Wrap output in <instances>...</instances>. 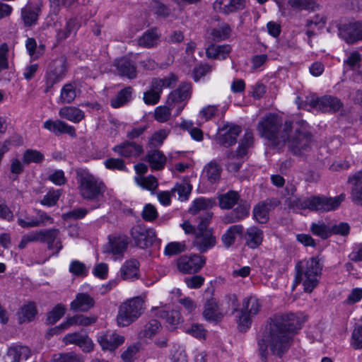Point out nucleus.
Instances as JSON below:
<instances>
[{
  "mask_svg": "<svg viewBox=\"0 0 362 362\" xmlns=\"http://www.w3.org/2000/svg\"><path fill=\"white\" fill-rule=\"evenodd\" d=\"M305 319L302 314L276 315L266 326L258 340L261 359L267 362L269 352L281 358L289 349L293 334L302 327Z\"/></svg>",
  "mask_w": 362,
  "mask_h": 362,
  "instance_id": "nucleus-1",
  "label": "nucleus"
},
{
  "mask_svg": "<svg viewBox=\"0 0 362 362\" xmlns=\"http://www.w3.org/2000/svg\"><path fill=\"white\" fill-rule=\"evenodd\" d=\"M80 27L79 21L76 18H70L63 30H59L57 35L59 39H66L71 33H76L78 28Z\"/></svg>",
  "mask_w": 362,
  "mask_h": 362,
  "instance_id": "nucleus-53",
  "label": "nucleus"
},
{
  "mask_svg": "<svg viewBox=\"0 0 362 362\" xmlns=\"http://www.w3.org/2000/svg\"><path fill=\"white\" fill-rule=\"evenodd\" d=\"M132 88L126 87L120 90L117 95L110 100V105L114 108H118L131 100Z\"/></svg>",
  "mask_w": 362,
  "mask_h": 362,
  "instance_id": "nucleus-49",
  "label": "nucleus"
},
{
  "mask_svg": "<svg viewBox=\"0 0 362 362\" xmlns=\"http://www.w3.org/2000/svg\"><path fill=\"white\" fill-rule=\"evenodd\" d=\"M40 8L38 5L28 3L21 9V18L25 25L31 26L36 23Z\"/></svg>",
  "mask_w": 362,
  "mask_h": 362,
  "instance_id": "nucleus-31",
  "label": "nucleus"
},
{
  "mask_svg": "<svg viewBox=\"0 0 362 362\" xmlns=\"http://www.w3.org/2000/svg\"><path fill=\"white\" fill-rule=\"evenodd\" d=\"M7 355L11 362H23L30 356L31 351L26 346L15 345L8 348Z\"/></svg>",
  "mask_w": 362,
  "mask_h": 362,
  "instance_id": "nucleus-33",
  "label": "nucleus"
},
{
  "mask_svg": "<svg viewBox=\"0 0 362 362\" xmlns=\"http://www.w3.org/2000/svg\"><path fill=\"white\" fill-rule=\"evenodd\" d=\"M281 145L287 143L291 151L297 156L303 155L310 148L312 134L308 126L305 122L301 121L292 127L291 122H286L283 127L281 136Z\"/></svg>",
  "mask_w": 362,
  "mask_h": 362,
  "instance_id": "nucleus-2",
  "label": "nucleus"
},
{
  "mask_svg": "<svg viewBox=\"0 0 362 362\" xmlns=\"http://www.w3.org/2000/svg\"><path fill=\"white\" fill-rule=\"evenodd\" d=\"M269 205L267 202L257 204L253 209V216L260 223H265L269 220Z\"/></svg>",
  "mask_w": 362,
  "mask_h": 362,
  "instance_id": "nucleus-48",
  "label": "nucleus"
},
{
  "mask_svg": "<svg viewBox=\"0 0 362 362\" xmlns=\"http://www.w3.org/2000/svg\"><path fill=\"white\" fill-rule=\"evenodd\" d=\"M112 151L124 158L137 157L143 151V146L134 141H124L112 148Z\"/></svg>",
  "mask_w": 362,
  "mask_h": 362,
  "instance_id": "nucleus-21",
  "label": "nucleus"
},
{
  "mask_svg": "<svg viewBox=\"0 0 362 362\" xmlns=\"http://www.w3.org/2000/svg\"><path fill=\"white\" fill-rule=\"evenodd\" d=\"M222 168L215 160H212L207 163L203 170V175L211 183L217 182L221 178Z\"/></svg>",
  "mask_w": 362,
  "mask_h": 362,
  "instance_id": "nucleus-38",
  "label": "nucleus"
},
{
  "mask_svg": "<svg viewBox=\"0 0 362 362\" xmlns=\"http://www.w3.org/2000/svg\"><path fill=\"white\" fill-rule=\"evenodd\" d=\"M231 32V28L229 25L225 23L218 28L211 29L210 36L214 41L218 42L228 38L230 36Z\"/></svg>",
  "mask_w": 362,
  "mask_h": 362,
  "instance_id": "nucleus-50",
  "label": "nucleus"
},
{
  "mask_svg": "<svg viewBox=\"0 0 362 362\" xmlns=\"http://www.w3.org/2000/svg\"><path fill=\"white\" fill-rule=\"evenodd\" d=\"M345 198L346 195L344 194H341L335 197L313 196L298 199L295 203L299 209H308L311 211L325 212L337 209Z\"/></svg>",
  "mask_w": 362,
  "mask_h": 362,
  "instance_id": "nucleus-6",
  "label": "nucleus"
},
{
  "mask_svg": "<svg viewBox=\"0 0 362 362\" xmlns=\"http://www.w3.org/2000/svg\"><path fill=\"white\" fill-rule=\"evenodd\" d=\"M203 316L206 320L209 322L220 321L223 315L219 311L217 303L213 298L209 299L204 305Z\"/></svg>",
  "mask_w": 362,
  "mask_h": 362,
  "instance_id": "nucleus-34",
  "label": "nucleus"
},
{
  "mask_svg": "<svg viewBox=\"0 0 362 362\" xmlns=\"http://www.w3.org/2000/svg\"><path fill=\"white\" fill-rule=\"evenodd\" d=\"M127 238L125 236L117 237L110 241V252L113 255H122L127 249Z\"/></svg>",
  "mask_w": 362,
  "mask_h": 362,
  "instance_id": "nucleus-52",
  "label": "nucleus"
},
{
  "mask_svg": "<svg viewBox=\"0 0 362 362\" xmlns=\"http://www.w3.org/2000/svg\"><path fill=\"white\" fill-rule=\"evenodd\" d=\"M192 86L189 83H182L180 86L172 91L167 98L165 104L173 109L177 107L175 115L177 116L183 110L185 100L189 98Z\"/></svg>",
  "mask_w": 362,
  "mask_h": 362,
  "instance_id": "nucleus-10",
  "label": "nucleus"
},
{
  "mask_svg": "<svg viewBox=\"0 0 362 362\" xmlns=\"http://www.w3.org/2000/svg\"><path fill=\"white\" fill-rule=\"evenodd\" d=\"M161 329V325L157 320L152 319L148 321L138 333L140 339H151Z\"/></svg>",
  "mask_w": 362,
  "mask_h": 362,
  "instance_id": "nucleus-35",
  "label": "nucleus"
},
{
  "mask_svg": "<svg viewBox=\"0 0 362 362\" xmlns=\"http://www.w3.org/2000/svg\"><path fill=\"white\" fill-rule=\"evenodd\" d=\"M130 235L135 245L141 249L151 246L156 238L155 231L142 224L134 226L130 230Z\"/></svg>",
  "mask_w": 362,
  "mask_h": 362,
  "instance_id": "nucleus-13",
  "label": "nucleus"
},
{
  "mask_svg": "<svg viewBox=\"0 0 362 362\" xmlns=\"http://www.w3.org/2000/svg\"><path fill=\"white\" fill-rule=\"evenodd\" d=\"M242 132L240 126L227 122L218 129L216 136V141L225 147L234 145L237 138Z\"/></svg>",
  "mask_w": 362,
  "mask_h": 362,
  "instance_id": "nucleus-14",
  "label": "nucleus"
},
{
  "mask_svg": "<svg viewBox=\"0 0 362 362\" xmlns=\"http://www.w3.org/2000/svg\"><path fill=\"white\" fill-rule=\"evenodd\" d=\"M231 48L228 45H211L206 50L208 58L225 59L228 56Z\"/></svg>",
  "mask_w": 362,
  "mask_h": 362,
  "instance_id": "nucleus-37",
  "label": "nucleus"
},
{
  "mask_svg": "<svg viewBox=\"0 0 362 362\" xmlns=\"http://www.w3.org/2000/svg\"><path fill=\"white\" fill-rule=\"evenodd\" d=\"M350 185V198L358 206H362V170L351 174L347 180Z\"/></svg>",
  "mask_w": 362,
  "mask_h": 362,
  "instance_id": "nucleus-17",
  "label": "nucleus"
},
{
  "mask_svg": "<svg viewBox=\"0 0 362 362\" xmlns=\"http://www.w3.org/2000/svg\"><path fill=\"white\" fill-rule=\"evenodd\" d=\"M192 187L187 182L177 183L175 187L172 189V193L173 195L175 193L178 195V199L180 201H185L188 199V197L191 193Z\"/></svg>",
  "mask_w": 362,
  "mask_h": 362,
  "instance_id": "nucleus-56",
  "label": "nucleus"
},
{
  "mask_svg": "<svg viewBox=\"0 0 362 362\" xmlns=\"http://www.w3.org/2000/svg\"><path fill=\"white\" fill-rule=\"evenodd\" d=\"M66 67L65 61L59 59L54 61L49 66L45 76V92H49L54 84L61 81L66 75Z\"/></svg>",
  "mask_w": 362,
  "mask_h": 362,
  "instance_id": "nucleus-11",
  "label": "nucleus"
},
{
  "mask_svg": "<svg viewBox=\"0 0 362 362\" xmlns=\"http://www.w3.org/2000/svg\"><path fill=\"white\" fill-rule=\"evenodd\" d=\"M26 49L32 59H37L41 57L45 51V46L43 44L37 45L36 40L29 37L25 41Z\"/></svg>",
  "mask_w": 362,
  "mask_h": 362,
  "instance_id": "nucleus-45",
  "label": "nucleus"
},
{
  "mask_svg": "<svg viewBox=\"0 0 362 362\" xmlns=\"http://www.w3.org/2000/svg\"><path fill=\"white\" fill-rule=\"evenodd\" d=\"M95 305L93 298L87 293H78L71 303L70 308L74 312H87Z\"/></svg>",
  "mask_w": 362,
  "mask_h": 362,
  "instance_id": "nucleus-25",
  "label": "nucleus"
},
{
  "mask_svg": "<svg viewBox=\"0 0 362 362\" xmlns=\"http://www.w3.org/2000/svg\"><path fill=\"white\" fill-rule=\"evenodd\" d=\"M246 0H216L213 4L214 10L224 15H229L243 10Z\"/></svg>",
  "mask_w": 362,
  "mask_h": 362,
  "instance_id": "nucleus-18",
  "label": "nucleus"
},
{
  "mask_svg": "<svg viewBox=\"0 0 362 362\" xmlns=\"http://www.w3.org/2000/svg\"><path fill=\"white\" fill-rule=\"evenodd\" d=\"M65 344H76L83 349L89 352L93 348L92 340L83 332H74L66 334L63 338Z\"/></svg>",
  "mask_w": 362,
  "mask_h": 362,
  "instance_id": "nucleus-20",
  "label": "nucleus"
},
{
  "mask_svg": "<svg viewBox=\"0 0 362 362\" xmlns=\"http://www.w3.org/2000/svg\"><path fill=\"white\" fill-rule=\"evenodd\" d=\"M43 127L45 129L52 132L55 135L67 134L72 137L76 136L75 128L59 119H48L44 122Z\"/></svg>",
  "mask_w": 362,
  "mask_h": 362,
  "instance_id": "nucleus-22",
  "label": "nucleus"
},
{
  "mask_svg": "<svg viewBox=\"0 0 362 362\" xmlns=\"http://www.w3.org/2000/svg\"><path fill=\"white\" fill-rule=\"evenodd\" d=\"M243 230L244 228L242 225H233L229 227L221 237V240L223 245L226 247L232 245L235 243L236 235H242Z\"/></svg>",
  "mask_w": 362,
  "mask_h": 362,
  "instance_id": "nucleus-44",
  "label": "nucleus"
},
{
  "mask_svg": "<svg viewBox=\"0 0 362 362\" xmlns=\"http://www.w3.org/2000/svg\"><path fill=\"white\" fill-rule=\"evenodd\" d=\"M37 311L36 305L33 302H29L21 307L18 313V320L20 323L28 322L32 321Z\"/></svg>",
  "mask_w": 362,
  "mask_h": 362,
  "instance_id": "nucleus-41",
  "label": "nucleus"
},
{
  "mask_svg": "<svg viewBox=\"0 0 362 362\" xmlns=\"http://www.w3.org/2000/svg\"><path fill=\"white\" fill-rule=\"evenodd\" d=\"M205 262V257L199 255H182L177 259L176 265L182 274H194L201 270Z\"/></svg>",
  "mask_w": 362,
  "mask_h": 362,
  "instance_id": "nucleus-12",
  "label": "nucleus"
},
{
  "mask_svg": "<svg viewBox=\"0 0 362 362\" xmlns=\"http://www.w3.org/2000/svg\"><path fill=\"white\" fill-rule=\"evenodd\" d=\"M339 36L347 43L362 40V22L345 23L339 27Z\"/></svg>",
  "mask_w": 362,
  "mask_h": 362,
  "instance_id": "nucleus-16",
  "label": "nucleus"
},
{
  "mask_svg": "<svg viewBox=\"0 0 362 362\" xmlns=\"http://www.w3.org/2000/svg\"><path fill=\"white\" fill-rule=\"evenodd\" d=\"M98 342L103 349L113 351L124 342V337L115 332H107L98 337Z\"/></svg>",
  "mask_w": 362,
  "mask_h": 362,
  "instance_id": "nucleus-23",
  "label": "nucleus"
},
{
  "mask_svg": "<svg viewBox=\"0 0 362 362\" xmlns=\"http://www.w3.org/2000/svg\"><path fill=\"white\" fill-rule=\"evenodd\" d=\"M187 246L185 241L170 242L166 245L163 253L165 256L171 257L185 252Z\"/></svg>",
  "mask_w": 362,
  "mask_h": 362,
  "instance_id": "nucleus-54",
  "label": "nucleus"
},
{
  "mask_svg": "<svg viewBox=\"0 0 362 362\" xmlns=\"http://www.w3.org/2000/svg\"><path fill=\"white\" fill-rule=\"evenodd\" d=\"M54 219L46 212L42 211H37L36 221H32L28 223V226H45L47 223H53Z\"/></svg>",
  "mask_w": 362,
  "mask_h": 362,
  "instance_id": "nucleus-61",
  "label": "nucleus"
},
{
  "mask_svg": "<svg viewBox=\"0 0 362 362\" xmlns=\"http://www.w3.org/2000/svg\"><path fill=\"white\" fill-rule=\"evenodd\" d=\"M264 232L257 226L248 228L244 235L245 245L251 249H255L262 245Z\"/></svg>",
  "mask_w": 362,
  "mask_h": 362,
  "instance_id": "nucleus-26",
  "label": "nucleus"
},
{
  "mask_svg": "<svg viewBox=\"0 0 362 362\" xmlns=\"http://www.w3.org/2000/svg\"><path fill=\"white\" fill-rule=\"evenodd\" d=\"M154 316L164 319L167 327L170 329H174L182 322L181 315L179 311L172 310H166L165 308L155 307L151 309Z\"/></svg>",
  "mask_w": 362,
  "mask_h": 362,
  "instance_id": "nucleus-19",
  "label": "nucleus"
},
{
  "mask_svg": "<svg viewBox=\"0 0 362 362\" xmlns=\"http://www.w3.org/2000/svg\"><path fill=\"white\" fill-rule=\"evenodd\" d=\"M59 116L73 123H79L84 119V112L75 106H64L59 110Z\"/></svg>",
  "mask_w": 362,
  "mask_h": 362,
  "instance_id": "nucleus-32",
  "label": "nucleus"
},
{
  "mask_svg": "<svg viewBox=\"0 0 362 362\" xmlns=\"http://www.w3.org/2000/svg\"><path fill=\"white\" fill-rule=\"evenodd\" d=\"M173 108L165 104L157 107L154 111V118L156 121L163 123L168 121L171 117V110Z\"/></svg>",
  "mask_w": 362,
  "mask_h": 362,
  "instance_id": "nucleus-58",
  "label": "nucleus"
},
{
  "mask_svg": "<svg viewBox=\"0 0 362 362\" xmlns=\"http://www.w3.org/2000/svg\"><path fill=\"white\" fill-rule=\"evenodd\" d=\"M145 160L148 163L151 168L156 170L163 169L167 162L166 156L158 149L148 151Z\"/></svg>",
  "mask_w": 362,
  "mask_h": 362,
  "instance_id": "nucleus-28",
  "label": "nucleus"
},
{
  "mask_svg": "<svg viewBox=\"0 0 362 362\" xmlns=\"http://www.w3.org/2000/svg\"><path fill=\"white\" fill-rule=\"evenodd\" d=\"M254 136L250 130H246L243 138L240 140L235 156L242 158L247 155V151L253 146Z\"/></svg>",
  "mask_w": 362,
  "mask_h": 362,
  "instance_id": "nucleus-43",
  "label": "nucleus"
},
{
  "mask_svg": "<svg viewBox=\"0 0 362 362\" xmlns=\"http://www.w3.org/2000/svg\"><path fill=\"white\" fill-rule=\"evenodd\" d=\"M168 132L165 129H160L156 132L148 139V147L151 148H157L161 146L167 138Z\"/></svg>",
  "mask_w": 362,
  "mask_h": 362,
  "instance_id": "nucleus-59",
  "label": "nucleus"
},
{
  "mask_svg": "<svg viewBox=\"0 0 362 362\" xmlns=\"http://www.w3.org/2000/svg\"><path fill=\"white\" fill-rule=\"evenodd\" d=\"M65 310L66 308L62 304H57L52 311L47 314V322L51 325L56 323L64 315Z\"/></svg>",
  "mask_w": 362,
  "mask_h": 362,
  "instance_id": "nucleus-62",
  "label": "nucleus"
},
{
  "mask_svg": "<svg viewBox=\"0 0 362 362\" xmlns=\"http://www.w3.org/2000/svg\"><path fill=\"white\" fill-rule=\"evenodd\" d=\"M145 298L136 296L122 303L118 309L117 322L119 327H127L136 321L146 310Z\"/></svg>",
  "mask_w": 362,
  "mask_h": 362,
  "instance_id": "nucleus-5",
  "label": "nucleus"
},
{
  "mask_svg": "<svg viewBox=\"0 0 362 362\" xmlns=\"http://www.w3.org/2000/svg\"><path fill=\"white\" fill-rule=\"evenodd\" d=\"M310 230L314 235L318 236L323 240L331 236V225L327 224L323 221H317L311 223Z\"/></svg>",
  "mask_w": 362,
  "mask_h": 362,
  "instance_id": "nucleus-40",
  "label": "nucleus"
},
{
  "mask_svg": "<svg viewBox=\"0 0 362 362\" xmlns=\"http://www.w3.org/2000/svg\"><path fill=\"white\" fill-rule=\"evenodd\" d=\"M322 270L320 259L315 257L298 262L296 265V284L303 283L304 291L311 293L318 285Z\"/></svg>",
  "mask_w": 362,
  "mask_h": 362,
  "instance_id": "nucleus-3",
  "label": "nucleus"
},
{
  "mask_svg": "<svg viewBox=\"0 0 362 362\" xmlns=\"http://www.w3.org/2000/svg\"><path fill=\"white\" fill-rule=\"evenodd\" d=\"M134 181L137 185L149 191L155 190L158 185L157 179L153 175L146 177L138 175L134 177Z\"/></svg>",
  "mask_w": 362,
  "mask_h": 362,
  "instance_id": "nucleus-51",
  "label": "nucleus"
},
{
  "mask_svg": "<svg viewBox=\"0 0 362 362\" xmlns=\"http://www.w3.org/2000/svg\"><path fill=\"white\" fill-rule=\"evenodd\" d=\"M350 344L354 349H362V325L354 327L351 333Z\"/></svg>",
  "mask_w": 362,
  "mask_h": 362,
  "instance_id": "nucleus-63",
  "label": "nucleus"
},
{
  "mask_svg": "<svg viewBox=\"0 0 362 362\" xmlns=\"http://www.w3.org/2000/svg\"><path fill=\"white\" fill-rule=\"evenodd\" d=\"M44 160V155L37 150L28 149L23 155V161L24 164L31 163H40Z\"/></svg>",
  "mask_w": 362,
  "mask_h": 362,
  "instance_id": "nucleus-57",
  "label": "nucleus"
},
{
  "mask_svg": "<svg viewBox=\"0 0 362 362\" xmlns=\"http://www.w3.org/2000/svg\"><path fill=\"white\" fill-rule=\"evenodd\" d=\"M215 204V202L212 199H207L204 197H199L196 199L190 208L189 211L192 215L198 214L201 211H206L211 209Z\"/></svg>",
  "mask_w": 362,
  "mask_h": 362,
  "instance_id": "nucleus-42",
  "label": "nucleus"
},
{
  "mask_svg": "<svg viewBox=\"0 0 362 362\" xmlns=\"http://www.w3.org/2000/svg\"><path fill=\"white\" fill-rule=\"evenodd\" d=\"M160 35L156 28L146 30L139 39L138 45L145 48H151L157 46L159 42Z\"/></svg>",
  "mask_w": 362,
  "mask_h": 362,
  "instance_id": "nucleus-36",
  "label": "nucleus"
},
{
  "mask_svg": "<svg viewBox=\"0 0 362 362\" xmlns=\"http://www.w3.org/2000/svg\"><path fill=\"white\" fill-rule=\"evenodd\" d=\"M69 270L72 274L78 276H86L88 273L86 264L78 260L71 261Z\"/></svg>",
  "mask_w": 362,
  "mask_h": 362,
  "instance_id": "nucleus-60",
  "label": "nucleus"
},
{
  "mask_svg": "<svg viewBox=\"0 0 362 362\" xmlns=\"http://www.w3.org/2000/svg\"><path fill=\"white\" fill-rule=\"evenodd\" d=\"M261 307L262 305L258 298L255 296H250L243 299L241 309L250 315L255 316L259 313Z\"/></svg>",
  "mask_w": 362,
  "mask_h": 362,
  "instance_id": "nucleus-47",
  "label": "nucleus"
},
{
  "mask_svg": "<svg viewBox=\"0 0 362 362\" xmlns=\"http://www.w3.org/2000/svg\"><path fill=\"white\" fill-rule=\"evenodd\" d=\"M283 127L280 117L270 113L258 122L257 129L261 136L269 140L274 146H281Z\"/></svg>",
  "mask_w": 362,
  "mask_h": 362,
  "instance_id": "nucleus-7",
  "label": "nucleus"
},
{
  "mask_svg": "<svg viewBox=\"0 0 362 362\" xmlns=\"http://www.w3.org/2000/svg\"><path fill=\"white\" fill-rule=\"evenodd\" d=\"M97 321V317L95 315L86 316L83 315H76L73 317L66 318V321L62 323L55 329H68L71 326H88L94 324Z\"/></svg>",
  "mask_w": 362,
  "mask_h": 362,
  "instance_id": "nucleus-27",
  "label": "nucleus"
},
{
  "mask_svg": "<svg viewBox=\"0 0 362 362\" xmlns=\"http://www.w3.org/2000/svg\"><path fill=\"white\" fill-rule=\"evenodd\" d=\"M114 66L119 76H126L130 79L136 77V68L129 58L122 57L115 60Z\"/></svg>",
  "mask_w": 362,
  "mask_h": 362,
  "instance_id": "nucleus-24",
  "label": "nucleus"
},
{
  "mask_svg": "<svg viewBox=\"0 0 362 362\" xmlns=\"http://www.w3.org/2000/svg\"><path fill=\"white\" fill-rule=\"evenodd\" d=\"M78 92L76 82L67 83L61 89L59 100L62 103H71L75 100Z\"/></svg>",
  "mask_w": 362,
  "mask_h": 362,
  "instance_id": "nucleus-39",
  "label": "nucleus"
},
{
  "mask_svg": "<svg viewBox=\"0 0 362 362\" xmlns=\"http://www.w3.org/2000/svg\"><path fill=\"white\" fill-rule=\"evenodd\" d=\"M305 103L311 108L323 112H336L343 107L340 99L329 95L318 97L315 94H310L306 96Z\"/></svg>",
  "mask_w": 362,
  "mask_h": 362,
  "instance_id": "nucleus-9",
  "label": "nucleus"
},
{
  "mask_svg": "<svg viewBox=\"0 0 362 362\" xmlns=\"http://www.w3.org/2000/svg\"><path fill=\"white\" fill-rule=\"evenodd\" d=\"M177 81V77L174 74H170L163 78H153L149 85V89L144 93V101L146 105H154L160 99L163 89L173 88Z\"/></svg>",
  "mask_w": 362,
  "mask_h": 362,
  "instance_id": "nucleus-8",
  "label": "nucleus"
},
{
  "mask_svg": "<svg viewBox=\"0 0 362 362\" xmlns=\"http://www.w3.org/2000/svg\"><path fill=\"white\" fill-rule=\"evenodd\" d=\"M239 199L240 196L237 192L229 191L218 197L219 206L221 209H229L238 203Z\"/></svg>",
  "mask_w": 362,
  "mask_h": 362,
  "instance_id": "nucleus-46",
  "label": "nucleus"
},
{
  "mask_svg": "<svg viewBox=\"0 0 362 362\" xmlns=\"http://www.w3.org/2000/svg\"><path fill=\"white\" fill-rule=\"evenodd\" d=\"M194 246L201 253L214 247L216 244V238L213 230H197L193 241Z\"/></svg>",
  "mask_w": 362,
  "mask_h": 362,
  "instance_id": "nucleus-15",
  "label": "nucleus"
},
{
  "mask_svg": "<svg viewBox=\"0 0 362 362\" xmlns=\"http://www.w3.org/2000/svg\"><path fill=\"white\" fill-rule=\"evenodd\" d=\"M250 205L247 203H238L237 207L226 214L223 221L226 223L238 222L248 216Z\"/></svg>",
  "mask_w": 362,
  "mask_h": 362,
  "instance_id": "nucleus-30",
  "label": "nucleus"
},
{
  "mask_svg": "<svg viewBox=\"0 0 362 362\" xmlns=\"http://www.w3.org/2000/svg\"><path fill=\"white\" fill-rule=\"evenodd\" d=\"M76 179L79 194L88 201L100 200L106 190L104 182L87 169L76 170Z\"/></svg>",
  "mask_w": 362,
  "mask_h": 362,
  "instance_id": "nucleus-4",
  "label": "nucleus"
},
{
  "mask_svg": "<svg viewBox=\"0 0 362 362\" xmlns=\"http://www.w3.org/2000/svg\"><path fill=\"white\" fill-rule=\"evenodd\" d=\"M139 263L136 259L124 262L120 269L122 279L132 281L139 279Z\"/></svg>",
  "mask_w": 362,
  "mask_h": 362,
  "instance_id": "nucleus-29",
  "label": "nucleus"
},
{
  "mask_svg": "<svg viewBox=\"0 0 362 362\" xmlns=\"http://www.w3.org/2000/svg\"><path fill=\"white\" fill-rule=\"evenodd\" d=\"M237 322L238 329L241 332H245L251 325L252 324V315H250L245 311H243V310H237Z\"/></svg>",
  "mask_w": 362,
  "mask_h": 362,
  "instance_id": "nucleus-55",
  "label": "nucleus"
},
{
  "mask_svg": "<svg viewBox=\"0 0 362 362\" xmlns=\"http://www.w3.org/2000/svg\"><path fill=\"white\" fill-rule=\"evenodd\" d=\"M59 230L57 228L41 230V243H52L59 240Z\"/></svg>",
  "mask_w": 362,
  "mask_h": 362,
  "instance_id": "nucleus-64",
  "label": "nucleus"
}]
</instances>
